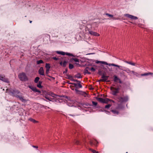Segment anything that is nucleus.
I'll return each instance as SVG.
<instances>
[{
  "mask_svg": "<svg viewBox=\"0 0 153 153\" xmlns=\"http://www.w3.org/2000/svg\"><path fill=\"white\" fill-rule=\"evenodd\" d=\"M29 120L30 121L32 122L33 123H38V121H37L35 120L34 119H33L32 118H29Z\"/></svg>",
  "mask_w": 153,
  "mask_h": 153,
  "instance_id": "a878e982",
  "label": "nucleus"
},
{
  "mask_svg": "<svg viewBox=\"0 0 153 153\" xmlns=\"http://www.w3.org/2000/svg\"><path fill=\"white\" fill-rule=\"evenodd\" d=\"M73 61L76 62L75 63V64L76 65H79V60L78 59L76 58H71L70 60V62H73Z\"/></svg>",
  "mask_w": 153,
  "mask_h": 153,
  "instance_id": "0eeeda50",
  "label": "nucleus"
},
{
  "mask_svg": "<svg viewBox=\"0 0 153 153\" xmlns=\"http://www.w3.org/2000/svg\"><path fill=\"white\" fill-rule=\"evenodd\" d=\"M98 143V142L97 141L95 140H91L90 141L89 144L90 145L92 146H97V144Z\"/></svg>",
  "mask_w": 153,
  "mask_h": 153,
  "instance_id": "6e6552de",
  "label": "nucleus"
},
{
  "mask_svg": "<svg viewBox=\"0 0 153 153\" xmlns=\"http://www.w3.org/2000/svg\"><path fill=\"white\" fill-rule=\"evenodd\" d=\"M67 83H68V84H71V85L72 84V83H71V82H70V81H67Z\"/></svg>",
  "mask_w": 153,
  "mask_h": 153,
  "instance_id": "603ef678",
  "label": "nucleus"
},
{
  "mask_svg": "<svg viewBox=\"0 0 153 153\" xmlns=\"http://www.w3.org/2000/svg\"><path fill=\"white\" fill-rule=\"evenodd\" d=\"M92 103L93 104V105L94 106H95L97 104V103L96 102H95L94 101H92Z\"/></svg>",
  "mask_w": 153,
  "mask_h": 153,
  "instance_id": "a19ab883",
  "label": "nucleus"
},
{
  "mask_svg": "<svg viewBox=\"0 0 153 153\" xmlns=\"http://www.w3.org/2000/svg\"><path fill=\"white\" fill-rule=\"evenodd\" d=\"M38 73L39 74L41 75H45L44 70L43 69V68L42 67H41L39 68L38 71Z\"/></svg>",
  "mask_w": 153,
  "mask_h": 153,
  "instance_id": "ddd939ff",
  "label": "nucleus"
},
{
  "mask_svg": "<svg viewBox=\"0 0 153 153\" xmlns=\"http://www.w3.org/2000/svg\"><path fill=\"white\" fill-rule=\"evenodd\" d=\"M76 143L77 144H79V142L78 141H76Z\"/></svg>",
  "mask_w": 153,
  "mask_h": 153,
  "instance_id": "6e6d98bb",
  "label": "nucleus"
},
{
  "mask_svg": "<svg viewBox=\"0 0 153 153\" xmlns=\"http://www.w3.org/2000/svg\"><path fill=\"white\" fill-rule=\"evenodd\" d=\"M130 23H132V22H130Z\"/></svg>",
  "mask_w": 153,
  "mask_h": 153,
  "instance_id": "338daca9",
  "label": "nucleus"
},
{
  "mask_svg": "<svg viewBox=\"0 0 153 153\" xmlns=\"http://www.w3.org/2000/svg\"><path fill=\"white\" fill-rule=\"evenodd\" d=\"M61 55H66L67 56H71L74 57H76V56L74 55L72 53L68 52H65L63 51H61Z\"/></svg>",
  "mask_w": 153,
  "mask_h": 153,
  "instance_id": "f8f14e48",
  "label": "nucleus"
},
{
  "mask_svg": "<svg viewBox=\"0 0 153 153\" xmlns=\"http://www.w3.org/2000/svg\"><path fill=\"white\" fill-rule=\"evenodd\" d=\"M72 85H74L76 88H78V87H77L78 84L72 83Z\"/></svg>",
  "mask_w": 153,
  "mask_h": 153,
  "instance_id": "c03bdc74",
  "label": "nucleus"
},
{
  "mask_svg": "<svg viewBox=\"0 0 153 153\" xmlns=\"http://www.w3.org/2000/svg\"><path fill=\"white\" fill-rule=\"evenodd\" d=\"M44 62L42 60L40 59L39 60H38L36 61V63L37 64H40L43 63Z\"/></svg>",
  "mask_w": 153,
  "mask_h": 153,
  "instance_id": "c756f323",
  "label": "nucleus"
},
{
  "mask_svg": "<svg viewBox=\"0 0 153 153\" xmlns=\"http://www.w3.org/2000/svg\"><path fill=\"white\" fill-rule=\"evenodd\" d=\"M114 81L115 82H118L120 84L122 83V82L121 79H119L118 77L116 75L114 76Z\"/></svg>",
  "mask_w": 153,
  "mask_h": 153,
  "instance_id": "9d476101",
  "label": "nucleus"
},
{
  "mask_svg": "<svg viewBox=\"0 0 153 153\" xmlns=\"http://www.w3.org/2000/svg\"><path fill=\"white\" fill-rule=\"evenodd\" d=\"M88 70H90L91 68L88 67Z\"/></svg>",
  "mask_w": 153,
  "mask_h": 153,
  "instance_id": "680f3d73",
  "label": "nucleus"
},
{
  "mask_svg": "<svg viewBox=\"0 0 153 153\" xmlns=\"http://www.w3.org/2000/svg\"><path fill=\"white\" fill-rule=\"evenodd\" d=\"M90 70L91 71L93 72H94L95 71V69L93 67H91V68H90Z\"/></svg>",
  "mask_w": 153,
  "mask_h": 153,
  "instance_id": "de8ad7c7",
  "label": "nucleus"
},
{
  "mask_svg": "<svg viewBox=\"0 0 153 153\" xmlns=\"http://www.w3.org/2000/svg\"><path fill=\"white\" fill-rule=\"evenodd\" d=\"M68 79H69L73 81H74L75 80V79H74L73 78V76H72L70 75H69L68 76Z\"/></svg>",
  "mask_w": 153,
  "mask_h": 153,
  "instance_id": "cd10ccee",
  "label": "nucleus"
},
{
  "mask_svg": "<svg viewBox=\"0 0 153 153\" xmlns=\"http://www.w3.org/2000/svg\"><path fill=\"white\" fill-rule=\"evenodd\" d=\"M56 52L57 54H61V51H56Z\"/></svg>",
  "mask_w": 153,
  "mask_h": 153,
  "instance_id": "3c124183",
  "label": "nucleus"
},
{
  "mask_svg": "<svg viewBox=\"0 0 153 153\" xmlns=\"http://www.w3.org/2000/svg\"><path fill=\"white\" fill-rule=\"evenodd\" d=\"M18 77L20 80L22 81H28V79L25 73L22 72L19 74Z\"/></svg>",
  "mask_w": 153,
  "mask_h": 153,
  "instance_id": "7ed1b4c3",
  "label": "nucleus"
},
{
  "mask_svg": "<svg viewBox=\"0 0 153 153\" xmlns=\"http://www.w3.org/2000/svg\"><path fill=\"white\" fill-rule=\"evenodd\" d=\"M52 58V59H53L55 61H57V60L59 59L58 58H57L56 57H53Z\"/></svg>",
  "mask_w": 153,
  "mask_h": 153,
  "instance_id": "37998d69",
  "label": "nucleus"
},
{
  "mask_svg": "<svg viewBox=\"0 0 153 153\" xmlns=\"http://www.w3.org/2000/svg\"><path fill=\"white\" fill-rule=\"evenodd\" d=\"M72 85H74L76 88H78V87H77L78 84L72 83Z\"/></svg>",
  "mask_w": 153,
  "mask_h": 153,
  "instance_id": "a18cd8bd",
  "label": "nucleus"
},
{
  "mask_svg": "<svg viewBox=\"0 0 153 153\" xmlns=\"http://www.w3.org/2000/svg\"><path fill=\"white\" fill-rule=\"evenodd\" d=\"M131 74H133L134 75L137 76H138L139 75V74L137 73L134 72V71H132Z\"/></svg>",
  "mask_w": 153,
  "mask_h": 153,
  "instance_id": "7c9ffc66",
  "label": "nucleus"
},
{
  "mask_svg": "<svg viewBox=\"0 0 153 153\" xmlns=\"http://www.w3.org/2000/svg\"><path fill=\"white\" fill-rule=\"evenodd\" d=\"M45 98L46 99L49 100V101H51L52 98L51 97H50L48 95H46L45 97Z\"/></svg>",
  "mask_w": 153,
  "mask_h": 153,
  "instance_id": "f704fd0d",
  "label": "nucleus"
},
{
  "mask_svg": "<svg viewBox=\"0 0 153 153\" xmlns=\"http://www.w3.org/2000/svg\"><path fill=\"white\" fill-rule=\"evenodd\" d=\"M74 82H78V83H81V82L80 81L78 80L77 79H75Z\"/></svg>",
  "mask_w": 153,
  "mask_h": 153,
  "instance_id": "09e8293b",
  "label": "nucleus"
},
{
  "mask_svg": "<svg viewBox=\"0 0 153 153\" xmlns=\"http://www.w3.org/2000/svg\"><path fill=\"white\" fill-rule=\"evenodd\" d=\"M130 23H132V22H130Z\"/></svg>",
  "mask_w": 153,
  "mask_h": 153,
  "instance_id": "69168bd1",
  "label": "nucleus"
},
{
  "mask_svg": "<svg viewBox=\"0 0 153 153\" xmlns=\"http://www.w3.org/2000/svg\"><path fill=\"white\" fill-rule=\"evenodd\" d=\"M111 111L114 114H119V112L116 110H111Z\"/></svg>",
  "mask_w": 153,
  "mask_h": 153,
  "instance_id": "473e14b6",
  "label": "nucleus"
},
{
  "mask_svg": "<svg viewBox=\"0 0 153 153\" xmlns=\"http://www.w3.org/2000/svg\"><path fill=\"white\" fill-rule=\"evenodd\" d=\"M123 61L124 62H125L127 63H128V64H129L130 65H132L135 66L136 65L135 63H133V62H128V61L126 60H123Z\"/></svg>",
  "mask_w": 153,
  "mask_h": 153,
  "instance_id": "412c9836",
  "label": "nucleus"
},
{
  "mask_svg": "<svg viewBox=\"0 0 153 153\" xmlns=\"http://www.w3.org/2000/svg\"><path fill=\"white\" fill-rule=\"evenodd\" d=\"M108 76H105V74H103L102 75L101 78L102 79L103 82H105L106 80L108 79Z\"/></svg>",
  "mask_w": 153,
  "mask_h": 153,
  "instance_id": "2eb2a0df",
  "label": "nucleus"
},
{
  "mask_svg": "<svg viewBox=\"0 0 153 153\" xmlns=\"http://www.w3.org/2000/svg\"><path fill=\"white\" fill-rule=\"evenodd\" d=\"M27 87L31 89L33 92H37L39 93H41V91L37 89L36 87H33L31 85H28Z\"/></svg>",
  "mask_w": 153,
  "mask_h": 153,
  "instance_id": "1a4fd4ad",
  "label": "nucleus"
},
{
  "mask_svg": "<svg viewBox=\"0 0 153 153\" xmlns=\"http://www.w3.org/2000/svg\"><path fill=\"white\" fill-rule=\"evenodd\" d=\"M111 89L112 91V94L113 95H116L117 93H119V88H115L111 87Z\"/></svg>",
  "mask_w": 153,
  "mask_h": 153,
  "instance_id": "20e7f679",
  "label": "nucleus"
},
{
  "mask_svg": "<svg viewBox=\"0 0 153 153\" xmlns=\"http://www.w3.org/2000/svg\"><path fill=\"white\" fill-rule=\"evenodd\" d=\"M96 99L99 102L101 103H104V99L101 97H96Z\"/></svg>",
  "mask_w": 153,
  "mask_h": 153,
  "instance_id": "a211bd4d",
  "label": "nucleus"
},
{
  "mask_svg": "<svg viewBox=\"0 0 153 153\" xmlns=\"http://www.w3.org/2000/svg\"><path fill=\"white\" fill-rule=\"evenodd\" d=\"M125 68H121V70L124 71H126L127 73L128 74L131 73L132 71H130L128 68H127V69L125 70Z\"/></svg>",
  "mask_w": 153,
  "mask_h": 153,
  "instance_id": "aec40b11",
  "label": "nucleus"
},
{
  "mask_svg": "<svg viewBox=\"0 0 153 153\" xmlns=\"http://www.w3.org/2000/svg\"><path fill=\"white\" fill-rule=\"evenodd\" d=\"M98 81L99 82H103V81L102 79L99 80Z\"/></svg>",
  "mask_w": 153,
  "mask_h": 153,
  "instance_id": "4d7b16f0",
  "label": "nucleus"
},
{
  "mask_svg": "<svg viewBox=\"0 0 153 153\" xmlns=\"http://www.w3.org/2000/svg\"><path fill=\"white\" fill-rule=\"evenodd\" d=\"M98 74H99V75H102V73H101V71H99V72H98Z\"/></svg>",
  "mask_w": 153,
  "mask_h": 153,
  "instance_id": "864d4df0",
  "label": "nucleus"
},
{
  "mask_svg": "<svg viewBox=\"0 0 153 153\" xmlns=\"http://www.w3.org/2000/svg\"><path fill=\"white\" fill-rule=\"evenodd\" d=\"M67 72V70L66 69H65V71L63 72V73L65 74V73H66Z\"/></svg>",
  "mask_w": 153,
  "mask_h": 153,
  "instance_id": "bf43d9fd",
  "label": "nucleus"
},
{
  "mask_svg": "<svg viewBox=\"0 0 153 153\" xmlns=\"http://www.w3.org/2000/svg\"><path fill=\"white\" fill-rule=\"evenodd\" d=\"M32 146L34 148H36V149H37V150L38 149V146H34V145H33V146Z\"/></svg>",
  "mask_w": 153,
  "mask_h": 153,
  "instance_id": "8fccbe9b",
  "label": "nucleus"
},
{
  "mask_svg": "<svg viewBox=\"0 0 153 153\" xmlns=\"http://www.w3.org/2000/svg\"><path fill=\"white\" fill-rule=\"evenodd\" d=\"M74 134H75V136L76 137L77 136H78L79 134V133L78 132L76 131H74Z\"/></svg>",
  "mask_w": 153,
  "mask_h": 153,
  "instance_id": "ea45409f",
  "label": "nucleus"
},
{
  "mask_svg": "<svg viewBox=\"0 0 153 153\" xmlns=\"http://www.w3.org/2000/svg\"><path fill=\"white\" fill-rule=\"evenodd\" d=\"M153 75V73H151V72H149V73H145L143 74H141V76H148L149 75Z\"/></svg>",
  "mask_w": 153,
  "mask_h": 153,
  "instance_id": "5701e85b",
  "label": "nucleus"
},
{
  "mask_svg": "<svg viewBox=\"0 0 153 153\" xmlns=\"http://www.w3.org/2000/svg\"><path fill=\"white\" fill-rule=\"evenodd\" d=\"M118 101L121 103H125L128 100V97L127 95H122L121 96H118L117 97Z\"/></svg>",
  "mask_w": 153,
  "mask_h": 153,
  "instance_id": "f03ea898",
  "label": "nucleus"
},
{
  "mask_svg": "<svg viewBox=\"0 0 153 153\" xmlns=\"http://www.w3.org/2000/svg\"><path fill=\"white\" fill-rule=\"evenodd\" d=\"M83 141V142L84 143H85L86 142L85 139H84Z\"/></svg>",
  "mask_w": 153,
  "mask_h": 153,
  "instance_id": "052dcab7",
  "label": "nucleus"
},
{
  "mask_svg": "<svg viewBox=\"0 0 153 153\" xmlns=\"http://www.w3.org/2000/svg\"><path fill=\"white\" fill-rule=\"evenodd\" d=\"M6 92L8 93L9 94L13 97H15L18 98L22 102H25L26 100L25 99L22 95H19L20 94H21L20 91L15 88H7L6 90Z\"/></svg>",
  "mask_w": 153,
  "mask_h": 153,
  "instance_id": "f257e3e1",
  "label": "nucleus"
},
{
  "mask_svg": "<svg viewBox=\"0 0 153 153\" xmlns=\"http://www.w3.org/2000/svg\"><path fill=\"white\" fill-rule=\"evenodd\" d=\"M75 77L77 78H82L81 74L79 73L77 74L75 76Z\"/></svg>",
  "mask_w": 153,
  "mask_h": 153,
  "instance_id": "72a5a7b5",
  "label": "nucleus"
},
{
  "mask_svg": "<svg viewBox=\"0 0 153 153\" xmlns=\"http://www.w3.org/2000/svg\"><path fill=\"white\" fill-rule=\"evenodd\" d=\"M105 111L106 112H107V113H108V114L110 113L108 111Z\"/></svg>",
  "mask_w": 153,
  "mask_h": 153,
  "instance_id": "e2e57ef3",
  "label": "nucleus"
},
{
  "mask_svg": "<svg viewBox=\"0 0 153 153\" xmlns=\"http://www.w3.org/2000/svg\"><path fill=\"white\" fill-rule=\"evenodd\" d=\"M70 88H71V89L73 90H75V91L77 92H79V91L78 90H77V89H74V86H70Z\"/></svg>",
  "mask_w": 153,
  "mask_h": 153,
  "instance_id": "c85d7f7f",
  "label": "nucleus"
},
{
  "mask_svg": "<svg viewBox=\"0 0 153 153\" xmlns=\"http://www.w3.org/2000/svg\"><path fill=\"white\" fill-rule=\"evenodd\" d=\"M67 62V61H64L63 63H62V62H61L59 63V64L60 65H61L62 67H65L66 66Z\"/></svg>",
  "mask_w": 153,
  "mask_h": 153,
  "instance_id": "6ab92c4d",
  "label": "nucleus"
},
{
  "mask_svg": "<svg viewBox=\"0 0 153 153\" xmlns=\"http://www.w3.org/2000/svg\"><path fill=\"white\" fill-rule=\"evenodd\" d=\"M45 68H46V69L50 70V69L51 68L50 65L49 63H46L45 64Z\"/></svg>",
  "mask_w": 153,
  "mask_h": 153,
  "instance_id": "393cba45",
  "label": "nucleus"
},
{
  "mask_svg": "<svg viewBox=\"0 0 153 153\" xmlns=\"http://www.w3.org/2000/svg\"><path fill=\"white\" fill-rule=\"evenodd\" d=\"M40 78L39 77H36L34 80V82L35 83H37L38 82Z\"/></svg>",
  "mask_w": 153,
  "mask_h": 153,
  "instance_id": "2f4dec72",
  "label": "nucleus"
},
{
  "mask_svg": "<svg viewBox=\"0 0 153 153\" xmlns=\"http://www.w3.org/2000/svg\"><path fill=\"white\" fill-rule=\"evenodd\" d=\"M114 67H117L120 69H121V68H125V67L120 66V65H116V64L115 65Z\"/></svg>",
  "mask_w": 153,
  "mask_h": 153,
  "instance_id": "e433bc0d",
  "label": "nucleus"
},
{
  "mask_svg": "<svg viewBox=\"0 0 153 153\" xmlns=\"http://www.w3.org/2000/svg\"><path fill=\"white\" fill-rule=\"evenodd\" d=\"M42 83V81H39L38 84L37 85V86L39 88H42L43 87V86L41 85Z\"/></svg>",
  "mask_w": 153,
  "mask_h": 153,
  "instance_id": "b1692460",
  "label": "nucleus"
},
{
  "mask_svg": "<svg viewBox=\"0 0 153 153\" xmlns=\"http://www.w3.org/2000/svg\"><path fill=\"white\" fill-rule=\"evenodd\" d=\"M105 15L109 17L110 18V19H112L113 20H120V18H116L115 17H114L113 15L109 14L108 13H106L105 14Z\"/></svg>",
  "mask_w": 153,
  "mask_h": 153,
  "instance_id": "9b49d317",
  "label": "nucleus"
},
{
  "mask_svg": "<svg viewBox=\"0 0 153 153\" xmlns=\"http://www.w3.org/2000/svg\"><path fill=\"white\" fill-rule=\"evenodd\" d=\"M88 67H86L85 69L84 70V73L85 74H91V73L88 71Z\"/></svg>",
  "mask_w": 153,
  "mask_h": 153,
  "instance_id": "bb28decb",
  "label": "nucleus"
},
{
  "mask_svg": "<svg viewBox=\"0 0 153 153\" xmlns=\"http://www.w3.org/2000/svg\"><path fill=\"white\" fill-rule=\"evenodd\" d=\"M96 99L99 102L101 103H104V99L101 97H96Z\"/></svg>",
  "mask_w": 153,
  "mask_h": 153,
  "instance_id": "f3484780",
  "label": "nucleus"
},
{
  "mask_svg": "<svg viewBox=\"0 0 153 153\" xmlns=\"http://www.w3.org/2000/svg\"><path fill=\"white\" fill-rule=\"evenodd\" d=\"M0 80L7 83H10L8 79L5 77L4 75L0 74Z\"/></svg>",
  "mask_w": 153,
  "mask_h": 153,
  "instance_id": "39448f33",
  "label": "nucleus"
},
{
  "mask_svg": "<svg viewBox=\"0 0 153 153\" xmlns=\"http://www.w3.org/2000/svg\"><path fill=\"white\" fill-rule=\"evenodd\" d=\"M124 16L127 18H129L131 19L137 20L138 19V18L134 16L129 14H124Z\"/></svg>",
  "mask_w": 153,
  "mask_h": 153,
  "instance_id": "423d86ee",
  "label": "nucleus"
},
{
  "mask_svg": "<svg viewBox=\"0 0 153 153\" xmlns=\"http://www.w3.org/2000/svg\"><path fill=\"white\" fill-rule=\"evenodd\" d=\"M77 87H78V88H81L82 87V85L80 83H78Z\"/></svg>",
  "mask_w": 153,
  "mask_h": 153,
  "instance_id": "49530a36",
  "label": "nucleus"
},
{
  "mask_svg": "<svg viewBox=\"0 0 153 153\" xmlns=\"http://www.w3.org/2000/svg\"><path fill=\"white\" fill-rule=\"evenodd\" d=\"M96 63L97 64H98L99 63H101L102 64H104L105 65H108V64L105 62L104 61H97L96 62Z\"/></svg>",
  "mask_w": 153,
  "mask_h": 153,
  "instance_id": "4be33fe9",
  "label": "nucleus"
},
{
  "mask_svg": "<svg viewBox=\"0 0 153 153\" xmlns=\"http://www.w3.org/2000/svg\"><path fill=\"white\" fill-rule=\"evenodd\" d=\"M83 94V95H84V96L85 97V95H87V94L86 92H84V94Z\"/></svg>",
  "mask_w": 153,
  "mask_h": 153,
  "instance_id": "13d9d810",
  "label": "nucleus"
},
{
  "mask_svg": "<svg viewBox=\"0 0 153 153\" xmlns=\"http://www.w3.org/2000/svg\"><path fill=\"white\" fill-rule=\"evenodd\" d=\"M104 103L105 104H107L109 102H113V103H115V102L111 99H110L108 98H106L105 99H104Z\"/></svg>",
  "mask_w": 153,
  "mask_h": 153,
  "instance_id": "4468645a",
  "label": "nucleus"
},
{
  "mask_svg": "<svg viewBox=\"0 0 153 153\" xmlns=\"http://www.w3.org/2000/svg\"><path fill=\"white\" fill-rule=\"evenodd\" d=\"M93 153H99L98 151H97L95 150L92 149H89Z\"/></svg>",
  "mask_w": 153,
  "mask_h": 153,
  "instance_id": "58836bf2",
  "label": "nucleus"
},
{
  "mask_svg": "<svg viewBox=\"0 0 153 153\" xmlns=\"http://www.w3.org/2000/svg\"><path fill=\"white\" fill-rule=\"evenodd\" d=\"M130 23H132V22H130Z\"/></svg>",
  "mask_w": 153,
  "mask_h": 153,
  "instance_id": "774afa93",
  "label": "nucleus"
},
{
  "mask_svg": "<svg viewBox=\"0 0 153 153\" xmlns=\"http://www.w3.org/2000/svg\"><path fill=\"white\" fill-rule=\"evenodd\" d=\"M89 33L91 35H93L94 36H99V35H100L99 34V33H98L96 32L93 31H89Z\"/></svg>",
  "mask_w": 153,
  "mask_h": 153,
  "instance_id": "dca6fc26",
  "label": "nucleus"
},
{
  "mask_svg": "<svg viewBox=\"0 0 153 153\" xmlns=\"http://www.w3.org/2000/svg\"><path fill=\"white\" fill-rule=\"evenodd\" d=\"M49 70H50L46 69V76H49L48 75L49 73Z\"/></svg>",
  "mask_w": 153,
  "mask_h": 153,
  "instance_id": "79ce46f5",
  "label": "nucleus"
},
{
  "mask_svg": "<svg viewBox=\"0 0 153 153\" xmlns=\"http://www.w3.org/2000/svg\"><path fill=\"white\" fill-rule=\"evenodd\" d=\"M32 21H30V23H31Z\"/></svg>",
  "mask_w": 153,
  "mask_h": 153,
  "instance_id": "0e129e2a",
  "label": "nucleus"
},
{
  "mask_svg": "<svg viewBox=\"0 0 153 153\" xmlns=\"http://www.w3.org/2000/svg\"><path fill=\"white\" fill-rule=\"evenodd\" d=\"M74 65L71 64L70 63L69 64V68L70 69H71L74 68Z\"/></svg>",
  "mask_w": 153,
  "mask_h": 153,
  "instance_id": "c9c22d12",
  "label": "nucleus"
},
{
  "mask_svg": "<svg viewBox=\"0 0 153 153\" xmlns=\"http://www.w3.org/2000/svg\"><path fill=\"white\" fill-rule=\"evenodd\" d=\"M115 64L112 63V64H110L109 65H111V66H115Z\"/></svg>",
  "mask_w": 153,
  "mask_h": 153,
  "instance_id": "5fc2aeb1",
  "label": "nucleus"
},
{
  "mask_svg": "<svg viewBox=\"0 0 153 153\" xmlns=\"http://www.w3.org/2000/svg\"><path fill=\"white\" fill-rule=\"evenodd\" d=\"M111 106V104H108L107 105H106L105 106V108H109Z\"/></svg>",
  "mask_w": 153,
  "mask_h": 153,
  "instance_id": "4c0bfd02",
  "label": "nucleus"
}]
</instances>
